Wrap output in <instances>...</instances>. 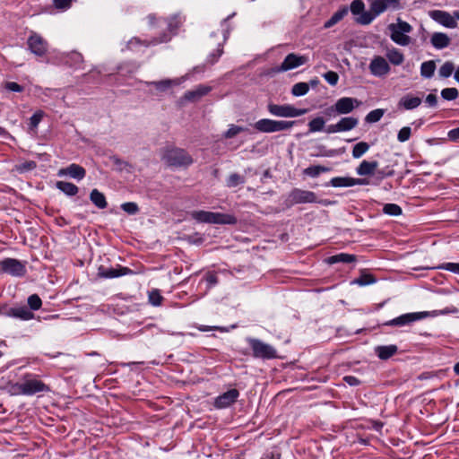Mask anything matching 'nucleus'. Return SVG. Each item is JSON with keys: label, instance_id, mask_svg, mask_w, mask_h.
Masks as SVG:
<instances>
[{"label": "nucleus", "instance_id": "22", "mask_svg": "<svg viewBox=\"0 0 459 459\" xmlns=\"http://www.w3.org/2000/svg\"><path fill=\"white\" fill-rule=\"evenodd\" d=\"M211 90L212 88L209 86L199 85L195 89L185 92L184 98L188 101L195 102L199 100L202 97L207 95L211 91Z\"/></svg>", "mask_w": 459, "mask_h": 459}, {"label": "nucleus", "instance_id": "23", "mask_svg": "<svg viewBox=\"0 0 459 459\" xmlns=\"http://www.w3.org/2000/svg\"><path fill=\"white\" fill-rule=\"evenodd\" d=\"M422 102L420 97L413 96L411 93L404 95L399 100L398 106L403 108L406 110H412L418 108Z\"/></svg>", "mask_w": 459, "mask_h": 459}, {"label": "nucleus", "instance_id": "36", "mask_svg": "<svg viewBox=\"0 0 459 459\" xmlns=\"http://www.w3.org/2000/svg\"><path fill=\"white\" fill-rule=\"evenodd\" d=\"M386 56L391 64L394 65H400L404 61L403 54L397 48H392L386 54Z\"/></svg>", "mask_w": 459, "mask_h": 459}, {"label": "nucleus", "instance_id": "20", "mask_svg": "<svg viewBox=\"0 0 459 459\" xmlns=\"http://www.w3.org/2000/svg\"><path fill=\"white\" fill-rule=\"evenodd\" d=\"M306 62L307 57L291 53L286 56L279 70L282 72L289 71L304 65Z\"/></svg>", "mask_w": 459, "mask_h": 459}, {"label": "nucleus", "instance_id": "41", "mask_svg": "<svg viewBox=\"0 0 459 459\" xmlns=\"http://www.w3.org/2000/svg\"><path fill=\"white\" fill-rule=\"evenodd\" d=\"M309 91V84L307 82L295 83L291 88V94L295 97L306 95Z\"/></svg>", "mask_w": 459, "mask_h": 459}, {"label": "nucleus", "instance_id": "5", "mask_svg": "<svg viewBox=\"0 0 459 459\" xmlns=\"http://www.w3.org/2000/svg\"><path fill=\"white\" fill-rule=\"evenodd\" d=\"M314 203L321 204L322 202L318 200L314 192L300 188H293L285 200V205L288 208L296 204Z\"/></svg>", "mask_w": 459, "mask_h": 459}, {"label": "nucleus", "instance_id": "18", "mask_svg": "<svg viewBox=\"0 0 459 459\" xmlns=\"http://www.w3.org/2000/svg\"><path fill=\"white\" fill-rule=\"evenodd\" d=\"M369 70L373 75L382 77L390 72V65L383 56H377L371 60Z\"/></svg>", "mask_w": 459, "mask_h": 459}, {"label": "nucleus", "instance_id": "55", "mask_svg": "<svg viewBox=\"0 0 459 459\" xmlns=\"http://www.w3.org/2000/svg\"><path fill=\"white\" fill-rule=\"evenodd\" d=\"M325 80L332 86H335L339 81V75L336 72L328 71L323 74Z\"/></svg>", "mask_w": 459, "mask_h": 459}, {"label": "nucleus", "instance_id": "17", "mask_svg": "<svg viewBox=\"0 0 459 459\" xmlns=\"http://www.w3.org/2000/svg\"><path fill=\"white\" fill-rule=\"evenodd\" d=\"M330 186L333 187H349L353 186H365L369 184L367 178H354L350 177H335L330 182Z\"/></svg>", "mask_w": 459, "mask_h": 459}, {"label": "nucleus", "instance_id": "26", "mask_svg": "<svg viewBox=\"0 0 459 459\" xmlns=\"http://www.w3.org/2000/svg\"><path fill=\"white\" fill-rule=\"evenodd\" d=\"M450 42V38L444 32H434L430 38L431 45L437 49L447 48Z\"/></svg>", "mask_w": 459, "mask_h": 459}, {"label": "nucleus", "instance_id": "37", "mask_svg": "<svg viewBox=\"0 0 459 459\" xmlns=\"http://www.w3.org/2000/svg\"><path fill=\"white\" fill-rule=\"evenodd\" d=\"M331 169L328 167L316 165L307 167L303 170L304 175L308 176L310 178H317L321 173L328 172Z\"/></svg>", "mask_w": 459, "mask_h": 459}, {"label": "nucleus", "instance_id": "1", "mask_svg": "<svg viewBox=\"0 0 459 459\" xmlns=\"http://www.w3.org/2000/svg\"><path fill=\"white\" fill-rule=\"evenodd\" d=\"M161 160L169 167H188L194 160L191 155L184 149L175 146H166L161 151Z\"/></svg>", "mask_w": 459, "mask_h": 459}, {"label": "nucleus", "instance_id": "46", "mask_svg": "<svg viewBox=\"0 0 459 459\" xmlns=\"http://www.w3.org/2000/svg\"><path fill=\"white\" fill-rule=\"evenodd\" d=\"M385 114V110L382 108H377L371 110L365 117L366 122L368 123H377L378 122Z\"/></svg>", "mask_w": 459, "mask_h": 459}, {"label": "nucleus", "instance_id": "13", "mask_svg": "<svg viewBox=\"0 0 459 459\" xmlns=\"http://www.w3.org/2000/svg\"><path fill=\"white\" fill-rule=\"evenodd\" d=\"M429 14L433 21L446 28L455 29L457 27V22L455 20V17H453L452 14L446 11L432 10L429 13Z\"/></svg>", "mask_w": 459, "mask_h": 459}, {"label": "nucleus", "instance_id": "53", "mask_svg": "<svg viewBox=\"0 0 459 459\" xmlns=\"http://www.w3.org/2000/svg\"><path fill=\"white\" fill-rule=\"evenodd\" d=\"M411 134V129L410 126H403L401 128L397 134V140L400 143H404L408 141Z\"/></svg>", "mask_w": 459, "mask_h": 459}, {"label": "nucleus", "instance_id": "10", "mask_svg": "<svg viewBox=\"0 0 459 459\" xmlns=\"http://www.w3.org/2000/svg\"><path fill=\"white\" fill-rule=\"evenodd\" d=\"M429 316V312H412L401 315L392 320L384 323L387 326H403L410 325L413 322L424 319Z\"/></svg>", "mask_w": 459, "mask_h": 459}, {"label": "nucleus", "instance_id": "14", "mask_svg": "<svg viewBox=\"0 0 459 459\" xmlns=\"http://www.w3.org/2000/svg\"><path fill=\"white\" fill-rule=\"evenodd\" d=\"M361 102L351 97H342L335 102V109L338 115H346L352 112Z\"/></svg>", "mask_w": 459, "mask_h": 459}, {"label": "nucleus", "instance_id": "27", "mask_svg": "<svg viewBox=\"0 0 459 459\" xmlns=\"http://www.w3.org/2000/svg\"><path fill=\"white\" fill-rule=\"evenodd\" d=\"M64 62L66 65L74 68L80 69L82 68V65L83 63V56L81 53L73 51L67 53L64 57Z\"/></svg>", "mask_w": 459, "mask_h": 459}, {"label": "nucleus", "instance_id": "50", "mask_svg": "<svg viewBox=\"0 0 459 459\" xmlns=\"http://www.w3.org/2000/svg\"><path fill=\"white\" fill-rule=\"evenodd\" d=\"M173 83H177L176 81L166 79L158 82H151L149 84L153 85L158 91H165L171 87Z\"/></svg>", "mask_w": 459, "mask_h": 459}, {"label": "nucleus", "instance_id": "21", "mask_svg": "<svg viewBox=\"0 0 459 459\" xmlns=\"http://www.w3.org/2000/svg\"><path fill=\"white\" fill-rule=\"evenodd\" d=\"M85 175V169L75 163H72L66 168L61 169L58 171L59 177L69 176L70 178H74L76 180H82V178H84Z\"/></svg>", "mask_w": 459, "mask_h": 459}, {"label": "nucleus", "instance_id": "52", "mask_svg": "<svg viewBox=\"0 0 459 459\" xmlns=\"http://www.w3.org/2000/svg\"><path fill=\"white\" fill-rule=\"evenodd\" d=\"M439 270H446L455 274H459V263H443L436 267Z\"/></svg>", "mask_w": 459, "mask_h": 459}, {"label": "nucleus", "instance_id": "24", "mask_svg": "<svg viewBox=\"0 0 459 459\" xmlns=\"http://www.w3.org/2000/svg\"><path fill=\"white\" fill-rule=\"evenodd\" d=\"M254 127L261 133H275L277 132V120L262 118L254 124Z\"/></svg>", "mask_w": 459, "mask_h": 459}, {"label": "nucleus", "instance_id": "51", "mask_svg": "<svg viewBox=\"0 0 459 459\" xmlns=\"http://www.w3.org/2000/svg\"><path fill=\"white\" fill-rule=\"evenodd\" d=\"M121 209L130 215H134L139 212L138 204L134 202H126L122 204Z\"/></svg>", "mask_w": 459, "mask_h": 459}, {"label": "nucleus", "instance_id": "7", "mask_svg": "<svg viewBox=\"0 0 459 459\" xmlns=\"http://www.w3.org/2000/svg\"><path fill=\"white\" fill-rule=\"evenodd\" d=\"M26 261H20L15 258H4L0 262V269L12 276L22 277L26 274Z\"/></svg>", "mask_w": 459, "mask_h": 459}, {"label": "nucleus", "instance_id": "64", "mask_svg": "<svg viewBox=\"0 0 459 459\" xmlns=\"http://www.w3.org/2000/svg\"><path fill=\"white\" fill-rule=\"evenodd\" d=\"M425 102L429 107L435 108L437 104V97L435 94L430 93L427 95Z\"/></svg>", "mask_w": 459, "mask_h": 459}, {"label": "nucleus", "instance_id": "43", "mask_svg": "<svg viewBox=\"0 0 459 459\" xmlns=\"http://www.w3.org/2000/svg\"><path fill=\"white\" fill-rule=\"evenodd\" d=\"M349 10L353 15H363L364 13H368L365 11V4L362 0H353L351 3Z\"/></svg>", "mask_w": 459, "mask_h": 459}, {"label": "nucleus", "instance_id": "59", "mask_svg": "<svg viewBox=\"0 0 459 459\" xmlns=\"http://www.w3.org/2000/svg\"><path fill=\"white\" fill-rule=\"evenodd\" d=\"M22 390H23V383H22V380L21 379V382L14 383L10 385L9 393L12 395H22V392H23Z\"/></svg>", "mask_w": 459, "mask_h": 459}, {"label": "nucleus", "instance_id": "32", "mask_svg": "<svg viewBox=\"0 0 459 459\" xmlns=\"http://www.w3.org/2000/svg\"><path fill=\"white\" fill-rule=\"evenodd\" d=\"M357 260V257L355 255L351 254H346V253H340L332 256H329L326 259V262L329 264H333L337 263H343V264H351Z\"/></svg>", "mask_w": 459, "mask_h": 459}, {"label": "nucleus", "instance_id": "58", "mask_svg": "<svg viewBox=\"0 0 459 459\" xmlns=\"http://www.w3.org/2000/svg\"><path fill=\"white\" fill-rule=\"evenodd\" d=\"M86 82H100V73L99 71H91L89 74H83Z\"/></svg>", "mask_w": 459, "mask_h": 459}, {"label": "nucleus", "instance_id": "11", "mask_svg": "<svg viewBox=\"0 0 459 459\" xmlns=\"http://www.w3.org/2000/svg\"><path fill=\"white\" fill-rule=\"evenodd\" d=\"M359 124V119L353 117H342L336 124H332L325 128L327 134L346 132L355 128Z\"/></svg>", "mask_w": 459, "mask_h": 459}, {"label": "nucleus", "instance_id": "56", "mask_svg": "<svg viewBox=\"0 0 459 459\" xmlns=\"http://www.w3.org/2000/svg\"><path fill=\"white\" fill-rule=\"evenodd\" d=\"M43 117V112L42 111H37L35 112L30 118L29 126L30 129H35L39 126V122L41 121Z\"/></svg>", "mask_w": 459, "mask_h": 459}, {"label": "nucleus", "instance_id": "38", "mask_svg": "<svg viewBox=\"0 0 459 459\" xmlns=\"http://www.w3.org/2000/svg\"><path fill=\"white\" fill-rule=\"evenodd\" d=\"M246 183V178L238 173L230 174L226 179V186L229 188L236 187Z\"/></svg>", "mask_w": 459, "mask_h": 459}, {"label": "nucleus", "instance_id": "15", "mask_svg": "<svg viewBox=\"0 0 459 459\" xmlns=\"http://www.w3.org/2000/svg\"><path fill=\"white\" fill-rule=\"evenodd\" d=\"M238 390L233 388L221 394L215 398L214 407L217 409H224L232 405L238 398Z\"/></svg>", "mask_w": 459, "mask_h": 459}, {"label": "nucleus", "instance_id": "47", "mask_svg": "<svg viewBox=\"0 0 459 459\" xmlns=\"http://www.w3.org/2000/svg\"><path fill=\"white\" fill-rule=\"evenodd\" d=\"M149 302L154 307L160 306L163 300V297L161 296L160 290L158 289L152 290L149 292Z\"/></svg>", "mask_w": 459, "mask_h": 459}, {"label": "nucleus", "instance_id": "35", "mask_svg": "<svg viewBox=\"0 0 459 459\" xmlns=\"http://www.w3.org/2000/svg\"><path fill=\"white\" fill-rule=\"evenodd\" d=\"M436 70V62L434 60L425 61L420 65V75L425 79H430Z\"/></svg>", "mask_w": 459, "mask_h": 459}, {"label": "nucleus", "instance_id": "48", "mask_svg": "<svg viewBox=\"0 0 459 459\" xmlns=\"http://www.w3.org/2000/svg\"><path fill=\"white\" fill-rule=\"evenodd\" d=\"M459 96V91L456 88H445L441 91V97L446 100H455Z\"/></svg>", "mask_w": 459, "mask_h": 459}, {"label": "nucleus", "instance_id": "34", "mask_svg": "<svg viewBox=\"0 0 459 459\" xmlns=\"http://www.w3.org/2000/svg\"><path fill=\"white\" fill-rule=\"evenodd\" d=\"M56 187L68 196H74L79 191V188L77 187V186H75L73 183L65 182V181H57Z\"/></svg>", "mask_w": 459, "mask_h": 459}, {"label": "nucleus", "instance_id": "25", "mask_svg": "<svg viewBox=\"0 0 459 459\" xmlns=\"http://www.w3.org/2000/svg\"><path fill=\"white\" fill-rule=\"evenodd\" d=\"M398 351V347L395 344L390 345H378L375 347L376 355L382 360H386L393 357Z\"/></svg>", "mask_w": 459, "mask_h": 459}, {"label": "nucleus", "instance_id": "60", "mask_svg": "<svg viewBox=\"0 0 459 459\" xmlns=\"http://www.w3.org/2000/svg\"><path fill=\"white\" fill-rule=\"evenodd\" d=\"M296 123V121L277 120V132L289 130Z\"/></svg>", "mask_w": 459, "mask_h": 459}, {"label": "nucleus", "instance_id": "42", "mask_svg": "<svg viewBox=\"0 0 459 459\" xmlns=\"http://www.w3.org/2000/svg\"><path fill=\"white\" fill-rule=\"evenodd\" d=\"M455 71V64L451 61L445 62L438 70V75L441 78L450 77Z\"/></svg>", "mask_w": 459, "mask_h": 459}, {"label": "nucleus", "instance_id": "19", "mask_svg": "<svg viewBox=\"0 0 459 459\" xmlns=\"http://www.w3.org/2000/svg\"><path fill=\"white\" fill-rule=\"evenodd\" d=\"M5 316L14 317L23 321H28L34 318V314L27 307H9L3 313Z\"/></svg>", "mask_w": 459, "mask_h": 459}, {"label": "nucleus", "instance_id": "61", "mask_svg": "<svg viewBox=\"0 0 459 459\" xmlns=\"http://www.w3.org/2000/svg\"><path fill=\"white\" fill-rule=\"evenodd\" d=\"M4 88L9 91L13 92H22L23 91V87L15 82H6L4 83Z\"/></svg>", "mask_w": 459, "mask_h": 459}, {"label": "nucleus", "instance_id": "8", "mask_svg": "<svg viewBox=\"0 0 459 459\" xmlns=\"http://www.w3.org/2000/svg\"><path fill=\"white\" fill-rule=\"evenodd\" d=\"M387 9V4L384 0H373L370 4V12L364 13L363 15L358 16L355 22L360 25H368L374 19L383 13Z\"/></svg>", "mask_w": 459, "mask_h": 459}, {"label": "nucleus", "instance_id": "49", "mask_svg": "<svg viewBox=\"0 0 459 459\" xmlns=\"http://www.w3.org/2000/svg\"><path fill=\"white\" fill-rule=\"evenodd\" d=\"M27 302H28L30 310H38L42 306L41 299L39 298V296L38 294H32V295L29 296Z\"/></svg>", "mask_w": 459, "mask_h": 459}, {"label": "nucleus", "instance_id": "57", "mask_svg": "<svg viewBox=\"0 0 459 459\" xmlns=\"http://www.w3.org/2000/svg\"><path fill=\"white\" fill-rule=\"evenodd\" d=\"M246 128L244 127L231 125L230 128L225 132L224 136L225 138H232L236 136L238 134L244 132Z\"/></svg>", "mask_w": 459, "mask_h": 459}, {"label": "nucleus", "instance_id": "4", "mask_svg": "<svg viewBox=\"0 0 459 459\" xmlns=\"http://www.w3.org/2000/svg\"><path fill=\"white\" fill-rule=\"evenodd\" d=\"M23 383L22 395L32 396L39 393H48L50 388L43 381H41L38 375L26 373L22 377Z\"/></svg>", "mask_w": 459, "mask_h": 459}, {"label": "nucleus", "instance_id": "44", "mask_svg": "<svg viewBox=\"0 0 459 459\" xmlns=\"http://www.w3.org/2000/svg\"><path fill=\"white\" fill-rule=\"evenodd\" d=\"M325 121L322 117H317L308 123L309 133L320 132L324 129Z\"/></svg>", "mask_w": 459, "mask_h": 459}, {"label": "nucleus", "instance_id": "40", "mask_svg": "<svg viewBox=\"0 0 459 459\" xmlns=\"http://www.w3.org/2000/svg\"><path fill=\"white\" fill-rule=\"evenodd\" d=\"M370 148V145L367 142H359L356 143L352 148V157L354 159H359L362 157Z\"/></svg>", "mask_w": 459, "mask_h": 459}, {"label": "nucleus", "instance_id": "31", "mask_svg": "<svg viewBox=\"0 0 459 459\" xmlns=\"http://www.w3.org/2000/svg\"><path fill=\"white\" fill-rule=\"evenodd\" d=\"M90 200L99 209H105L108 206L106 196L96 188L91 191Z\"/></svg>", "mask_w": 459, "mask_h": 459}, {"label": "nucleus", "instance_id": "6", "mask_svg": "<svg viewBox=\"0 0 459 459\" xmlns=\"http://www.w3.org/2000/svg\"><path fill=\"white\" fill-rule=\"evenodd\" d=\"M267 109L271 115L280 117H296L306 114L307 111L306 108H297L290 104L278 105L273 103H269Z\"/></svg>", "mask_w": 459, "mask_h": 459}, {"label": "nucleus", "instance_id": "30", "mask_svg": "<svg viewBox=\"0 0 459 459\" xmlns=\"http://www.w3.org/2000/svg\"><path fill=\"white\" fill-rule=\"evenodd\" d=\"M378 162L377 160L368 161L363 160L359 167L356 169V173L359 176H369L372 175L375 169L377 168Z\"/></svg>", "mask_w": 459, "mask_h": 459}, {"label": "nucleus", "instance_id": "28", "mask_svg": "<svg viewBox=\"0 0 459 459\" xmlns=\"http://www.w3.org/2000/svg\"><path fill=\"white\" fill-rule=\"evenodd\" d=\"M237 218L229 213H221V212H213V218L212 224H221V225H235L237 224Z\"/></svg>", "mask_w": 459, "mask_h": 459}, {"label": "nucleus", "instance_id": "9", "mask_svg": "<svg viewBox=\"0 0 459 459\" xmlns=\"http://www.w3.org/2000/svg\"><path fill=\"white\" fill-rule=\"evenodd\" d=\"M169 34L164 32L160 35V38H153L151 40H143L140 38L134 37L132 38L126 43V49L132 51H138L142 47L148 48L150 46H156L160 43L168 42L170 40Z\"/></svg>", "mask_w": 459, "mask_h": 459}, {"label": "nucleus", "instance_id": "2", "mask_svg": "<svg viewBox=\"0 0 459 459\" xmlns=\"http://www.w3.org/2000/svg\"><path fill=\"white\" fill-rule=\"evenodd\" d=\"M387 29L391 32L390 38L394 43L400 46H408L410 44L411 38L406 34L412 30V27L407 22L398 18L397 23H390Z\"/></svg>", "mask_w": 459, "mask_h": 459}, {"label": "nucleus", "instance_id": "54", "mask_svg": "<svg viewBox=\"0 0 459 459\" xmlns=\"http://www.w3.org/2000/svg\"><path fill=\"white\" fill-rule=\"evenodd\" d=\"M204 280L206 281L208 289H211V288L214 287L219 282L218 276L213 272H208L204 276Z\"/></svg>", "mask_w": 459, "mask_h": 459}, {"label": "nucleus", "instance_id": "29", "mask_svg": "<svg viewBox=\"0 0 459 459\" xmlns=\"http://www.w3.org/2000/svg\"><path fill=\"white\" fill-rule=\"evenodd\" d=\"M349 13V7L346 5L342 6L337 12H335L325 24V29H329L342 21Z\"/></svg>", "mask_w": 459, "mask_h": 459}, {"label": "nucleus", "instance_id": "16", "mask_svg": "<svg viewBox=\"0 0 459 459\" xmlns=\"http://www.w3.org/2000/svg\"><path fill=\"white\" fill-rule=\"evenodd\" d=\"M133 271L128 267L118 265L117 268H108L100 265L98 269V276L103 279H112L131 274Z\"/></svg>", "mask_w": 459, "mask_h": 459}, {"label": "nucleus", "instance_id": "63", "mask_svg": "<svg viewBox=\"0 0 459 459\" xmlns=\"http://www.w3.org/2000/svg\"><path fill=\"white\" fill-rule=\"evenodd\" d=\"M447 136H448V139L452 142H455V143L459 142V126L448 131Z\"/></svg>", "mask_w": 459, "mask_h": 459}, {"label": "nucleus", "instance_id": "3", "mask_svg": "<svg viewBox=\"0 0 459 459\" xmlns=\"http://www.w3.org/2000/svg\"><path fill=\"white\" fill-rule=\"evenodd\" d=\"M247 342L252 350V355L255 359H272L277 358V351L268 343L264 342L260 339L247 337Z\"/></svg>", "mask_w": 459, "mask_h": 459}, {"label": "nucleus", "instance_id": "62", "mask_svg": "<svg viewBox=\"0 0 459 459\" xmlns=\"http://www.w3.org/2000/svg\"><path fill=\"white\" fill-rule=\"evenodd\" d=\"M37 167V164L33 160L25 161L20 165L19 169L21 171H30L34 169Z\"/></svg>", "mask_w": 459, "mask_h": 459}, {"label": "nucleus", "instance_id": "39", "mask_svg": "<svg viewBox=\"0 0 459 459\" xmlns=\"http://www.w3.org/2000/svg\"><path fill=\"white\" fill-rule=\"evenodd\" d=\"M377 281L376 278L373 274L368 273H361L359 277L353 280L352 283L359 285V286H367L373 284Z\"/></svg>", "mask_w": 459, "mask_h": 459}, {"label": "nucleus", "instance_id": "33", "mask_svg": "<svg viewBox=\"0 0 459 459\" xmlns=\"http://www.w3.org/2000/svg\"><path fill=\"white\" fill-rule=\"evenodd\" d=\"M190 216L192 219L195 220L198 222L212 224V218H213V212L193 211V212H191Z\"/></svg>", "mask_w": 459, "mask_h": 459}, {"label": "nucleus", "instance_id": "45", "mask_svg": "<svg viewBox=\"0 0 459 459\" xmlns=\"http://www.w3.org/2000/svg\"><path fill=\"white\" fill-rule=\"evenodd\" d=\"M383 212L390 216H399L403 213V210L396 204H385L383 206Z\"/></svg>", "mask_w": 459, "mask_h": 459}, {"label": "nucleus", "instance_id": "12", "mask_svg": "<svg viewBox=\"0 0 459 459\" xmlns=\"http://www.w3.org/2000/svg\"><path fill=\"white\" fill-rule=\"evenodd\" d=\"M28 48L38 56H43L48 51V42L40 35L32 32L27 40Z\"/></svg>", "mask_w": 459, "mask_h": 459}]
</instances>
